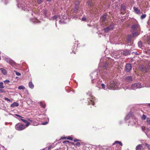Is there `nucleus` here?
<instances>
[{
	"mask_svg": "<svg viewBox=\"0 0 150 150\" xmlns=\"http://www.w3.org/2000/svg\"><path fill=\"white\" fill-rule=\"evenodd\" d=\"M114 27V25L113 24H110L108 27L104 28V30L105 33H107L110 30H112Z\"/></svg>",
	"mask_w": 150,
	"mask_h": 150,
	"instance_id": "7ed1b4c3",
	"label": "nucleus"
},
{
	"mask_svg": "<svg viewBox=\"0 0 150 150\" xmlns=\"http://www.w3.org/2000/svg\"><path fill=\"white\" fill-rule=\"evenodd\" d=\"M4 99L6 100H7V101H9V102H11V101L10 99H9L8 98H4Z\"/></svg>",
	"mask_w": 150,
	"mask_h": 150,
	"instance_id": "37998d69",
	"label": "nucleus"
},
{
	"mask_svg": "<svg viewBox=\"0 0 150 150\" xmlns=\"http://www.w3.org/2000/svg\"><path fill=\"white\" fill-rule=\"evenodd\" d=\"M117 143L119 144L121 146H122V144L121 142H120V141H115L114 143H113L112 144V145H115Z\"/></svg>",
	"mask_w": 150,
	"mask_h": 150,
	"instance_id": "aec40b11",
	"label": "nucleus"
},
{
	"mask_svg": "<svg viewBox=\"0 0 150 150\" xmlns=\"http://www.w3.org/2000/svg\"><path fill=\"white\" fill-rule=\"evenodd\" d=\"M48 122H43L42 123V125H46L48 123Z\"/></svg>",
	"mask_w": 150,
	"mask_h": 150,
	"instance_id": "8fccbe9b",
	"label": "nucleus"
},
{
	"mask_svg": "<svg viewBox=\"0 0 150 150\" xmlns=\"http://www.w3.org/2000/svg\"><path fill=\"white\" fill-rule=\"evenodd\" d=\"M14 72L18 76H21V74L20 73L18 72L17 71H14Z\"/></svg>",
	"mask_w": 150,
	"mask_h": 150,
	"instance_id": "f704fd0d",
	"label": "nucleus"
},
{
	"mask_svg": "<svg viewBox=\"0 0 150 150\" xmlns=\"http://www.w3.org/2000/svg\"><path fill=\"white\" fill-rule=\"evenodd\" d=\"M4 92V90H3L0 89V93H2Z\"/></svg>",
	"mask_w": 150,
	"mask_h": 150,
	"instance_id": "603ef678",
	"label": "nucleus"
},
{
	"mask_svg": "<svg viewBox=\"0 0 150 150\" xmlns=\"http://www.w3.org/2000/svg\"><path fill=\"white\" fill-rule=\"evenodd\" d=\"M131 35L130 36H128V38H127V42L129 43L131 42Z\"/></svg>",
	"mask_w": 150,
	"mask_h": 150,
	"instance_id": "7c9ffc66",
	"label": "nucleus"
},
{
	"mask_svg": "<svg viewBox=\"0 0 150 150\" xmlns=\"http://www.w3.org/2000/svg\"><path fill=\"white\" fill-rule=\"evenodd\" d=\"M106 18L107 16L106 15H104L101 17L100 19L102 22H104L105 21Z\"/></svg>",
	"mask_w": 150,
	"mask_h": 150,
	"instance_id": "f8f14e48",
	"label": "nucleus"
},
{
	"mask_svg": "<svg viewBox=\"0 0 150 150\" xmlns=\"http://www.w3.org/2000/svg\"><path fill=\"white\" fill-rule=\"evenodd\" d=\"M69 141H64L63 142V143H69Z\"/></svg>",
	"mask_w": 150,
	"mask_h": 150,
	"instance_id": "6e6d98bb",
	"label": "nucleus"
},
{
	"mask_svg": "<svg viewBox=\"0 0 150 150\" xmlns=\"http://www.w3.org/2000/svg\"><path fill=\"white\" fill-rule=\"evenodd\" d=\"M86 18L85 17H83L82 19V20L83 21H86Z\"/></svg>",
	"mask_w": 150,
	"mask_h": 150,
	"instance_id": "09e8293b",
	"label": "nucleus"
},
{
	"mask_svg": "<svg viewBox=\"0 0 150 150\" xmlns=\"http://www.w3.org/2000/svg\"><path fill=\"white\" fill-rule=\"evenodd\" d=\"M148 105H149L150 107V103H148Z\"/></svg>",
	"mask_w": 150,
	"mask_h": 150,
	"instance_id": "680f3d73",
	"label": "nucleus"
},
{
	"mask_svg": "<svg viewBox=\"0 0 150 150\" xmlns=\"http://www.w3.org/2000/svg\"><path fill=\"white\" fill-rule=\"evenodd\" d=\"M131 115V113H129L128 115H127L126 116V117L125 118V120L128 119L129 118V117Z\"/></svg>",
	"mask_w": 150,
	"mask_h": 150,
	"instance_id": "2f4dec72",
	"label": "nucleus"
},
{
	"mask_svg": "<svg viewBox=\"0 0 150 150\" xmlns=\"http://www.w3.org/2000/svg\"><path fill=\"white\" fill-rule=\"evenodd\" d=\"M62 16V18L63 19H66L67 18V14L65 15V14H63L61 15V16Z\"/></svg>",
	"mask_w": 150,
	"mask_h": 150,
	"instance_id": "a878e982",
	"label": "nucleus"
},
{
	"mask_svg": "<svg viewBox=\"0 0 150 150\" xmlns=\"http://www.w3.org/2000/svg\"><path fill=\"white\" fill-rule=\"evenodd\" d=\"M79 4V2L78 1H76L75 3V6L78 7V5Z\"/></svg>",
	"mask_w": 150,
	"mask_h": 150,
	"instance_id": "a19ab883",
	"label": "nucleus"
},
{
	"mask_svg": "<svg viewBox=\"0 0 150 150\" xmlns=\"http://www.w3.org/2000/svg\"><path fill=\"white\" fill-rule=\"evenodd\" d=\"M29 120V121H31V120Z\"/></svg>",
	"mask_w": 150,
	"mask_h": 150,
	"instance_id": "338daca9",
	"label": "nucleus"
},
{
	"mask_svg": "<svg viewBox=\"0 0 150 150\" xmlns=\"http://www.w3.org/2000/svg\"><path fill=\"white\" fill-rule=\"evenodd\" d=\"M32 15H33V13H32Z\"/></svg>",
	"mask_w": 150,
	"mask_h": 150,
	"instance_id": "69168bd1",
	"label": "nucleus"
},
{
	"mask_svg": "<svg viewBox=\"0 0 150 150\" xmlns=\"http://www.w3.org/2000/svg\"><path fill=\"white\" fill-rule=\"evenodd\" d=\"M101 86H102V88H103V89H105V85L103 84V83H102L101 84Z\"/></svg>",
	"mask_w": 150,
	"mask_h": 150,
	"instance_id": "a18cd8bd",
	"label": "nucleus"
},
{
	"mask_svg": "<svg viewBox=\"0 0 150 150\" xmlns=\"http://www.w3.org/2000/svg\"><path fill=\"white\" fill-rule=\"evenodd\" d=\"M9 82H10L9 80H6L4 81V82L5 83H9Z\"/></svg>",
	"mask_w": 150,
	"mask_h": 150,
	"instance_id": "c03bdc74",
	"label": "nucleus"
},
{
	"mask_svg": "<svg viewBox=\"0 0 150 150\" xmlns=\"http://www.w3.org/2000/svg\"><path fill=\"white\" fill-rule=\"evenodd\" d=\"M18 88L20 90L24 89H25V87L21 85L19 86L18 87Z\"/></svg>",
	"mask_w": 150,
	"mask_h": 150,
	"instance_id": "bb28decb",
	"label": "nucleus"
},
{
	"mask_svg": "<svg viewBox=\"0 0 150 150\" xmlns=\"http://www.w3.org/2000/svg\"><path fill=\"white\" fill-rule=\"evenodd\" d=\"M147 122L148 124H150V118H147Z\"/></svg>",
	"mask_w": 150,
	"mask_h": 150,
	"instance_id": "ea45409f",
	"label": "nucleus"
},
{
	"mask_svg": "<svg viewBox=\"0 0 150 150\" xmlns=\"http://www.w3.org/2000/svg\"><path fill=\"white\" fill-rule=\"evenodd\" d=\"M52 147V146H50L48 148V150H50V149H51V148Z\"/></svg>",
	"mask_w": 150,
	"mask_h": 150,
	"instance_id": "5fc2aeb1",
	"label": "nucleus"
},
{
	"mask_svg": "<svg viewBox=\"0 0 150 150\" xmlns=\"http://www.w3.org/2000/svg\"><path fill=\"white\" fill-rule=\"evenodd\" d=\"M121 9L125 10L126 8V7L124 4H122L121 5Z\"/></svg>",
	"mask_w": 150,
	"mask_h": 150,
	"instance_id": "cd10ccee",
	"label": "nucleus"
},
{
	"mask_svg": "<svg viewBox=\"0 0 150 150\" xmlns=\"http://www.w3.org/2000/svg\"><path fill=\"white\" fill-rule=\"evenodd\" d=\"M4 88V83L3 82H1L0 83V88L3 89Z\"/></svg>",
	"mask_w": 150,
	"mask_h": 150,
	"instance_id": "b1692460",
	"label": "nucleus"
},
{
	"mask_svg": "<svg viewBox=\"0 0 150 150\" xmlns=\"http://www.w3.org/2000/svg\"><path fill=\"white\" fill-rule=\"evenodd\" d=\"M1 53V52L0 51V53Z\"/></svg>",
	"mask_w": 150,
	"mask_h": 150,
	"instance_id": "774afa93",
	"label": "nucleus"
},
{
	"mask_svg": "<svg viewBox=\"0 0 150 150\" xmlns=\"http://www.w3.org/2000/svg\"><path fill=\"white\" fill-rule=\"evenodd\" d=\"M47 11L45 9L43 10L42 11V13L44 14L45 17L47 16Z\"/></svg>",
	"mask_w": 150,
	"mask_h": 150,
	"instance_id": "5701e85b",
	"label": "nucleus"
},
{
	"mask_svg": "<svg viewBox=\"0 0 150 150\" xmlns=\"http://www.w3.org/2000/svg\"><path fill=\"white\" fill-rule=\"evenodd\" d=\"M58 18L60 19V16H59L55 15L53 17L52 19L53 20H54Z\"/></svg>",
	"mask_w": 150,
	"mask_h": 150,
	"instance_id": "4be33fe9",
	"label": "nucleus"
},
{
	"mask_svg": "<svg viewBox=\"0 0 150 150\" xmlns=\"http://www.w3.org/2000/svg\"><path fill=\"white\" fill-rule=\"evenodd\" d=\"M38 4H40L42 2V0H38Z\"/></svg>",
	"mask_w": 150,
	"mask_h": 150,
	"instance_id": "de8ad7c7",
	"label": "nucleus"
},
{
	"mask_svg": "<svg viewBox=\"0 0 150 150\" xmlns=\"http://www.w3.org/2000/svg\"><path fill=\"white\" fill-rule=\"evenodd\" d=\"M4 59L6 61L10 64L11 65H13L15 64V63L11 59L8 58H6Z\"/></svg>",
	"mask_w": 150,
	"mask_h": 150,
	"instance_id": "6e6552de",
	"label": "nucleus"
},
{
	"mask_svg": "<svg viewBox=\"0 0 150 150\" xmlns=\"http://www.w3.org/2000/svg\"><path fill=\"white\" fill-rule=\"evenodd\" d=\"M137 30L132 31V35L133 37H137L139 34V33Z\"/></svg>",
	"mask_w": 150,
	"mask_h": 150,
	"instance_id": "9d476101",
	"label": "nucleus"
},
{
	"mask_svg": "<svg viewBox=\"0 0 150 150\" xmlns=\"http://www.w3.org/2000/svg\"><path fill=\"white\" fill-rule=\"evenodd\" d=\"M74 12L76 13L78 11V7L75 6V7L74 8Z\"/></svg>",
	"mask_w": 150,
	"mask_h": 150,
	"instance_id": "393cba45",
	"label": "nucleus"
},
{
	"mask_svg": "<svg viewBox=\"0 0 150 150\" xmlns=\"http://www.w3.org/2000/svg\"><path fill=\"white\" fill-rule=\"evenodd\" d=\"M125 80L127 82H130L132 81V77L131 76H128L125 78Z\"/></svg>",
	"mask_w": 150,
	"mask_h": 150,
	"instance_id": "1a4fd4ad",
	"label": "nucleus"
},
{
	"mask_svg": "<svg viewBox=\"0 0 150 150\" xmlns=\"http://www.w3.org/2000/svg\"><path fill=\"white\" fill-rule=\"evenodd\" d=\"M15 116H17L18 117H21V118H23V117H22L21 116L19 115H18V114H15Z\"/></svg>",
	"mask_w": 150,
	"mask_h": 150,
	"instance_id": "49530a36",
	"label": "nucleus"
},
{
	"mask_svg": "<svg viewBox=\"0 0 150 150\" xmlns=\"http://www.w3.org/2000/svg\"><path fill=\"white\" fill-rule=\"evenodd\" d=\"M0 70H1L2 73L4 74H6L7 73L6 71L3 68H1Z\"/></svg>",
	"mask_w": 150,
	"mask_h": 150,
	"instance_id": "6ab92c4d",
	"label": "nucleus"
},
{
	"mask_svg": "<svg viewBox=\"0 0 150 150\" xmlns=\"http://www.w3.org/2000/svg\"><path fill=\"white\" fill-rule=\"evenodd\" d=\"M132 54L134 53L135 55H138L137 52H133L132 53Z\"/></svg>",
	"mask_w": 150,
	"mask_h": 150,
	"instance_id": "864d4df0",
	"label": "nucleus"
},
{
	"mask_svg": "<svg viewBox=\"0 0 150 150\" xmlns=\"http://www.w3.org/2000/svg\"><path fill=\"white\" fill-rule=\"evenodd\" d=\"M146 14H142L141 16V18L142 19H143L144 18L146 17Z\"/></svg>",
	"mask_w": 150,
	"mask_h": 150,
	"instance_id": "473e14b6",
	"label": "nucleus"
},
{
	"mask_svg": "<svg viewBox=\"0 0 150 150\" xmlns=\"http://www.w3.org/2000/svg\"><path fill=\"white\" fill-rule=\"evenodd\" d=\"M143 87L141 84L139 83H135L132 85L130 89L135 90L138 88H140Z\"/></svg>",
	"mask_w": 150,
	"mask_h": 150,
	"instance_id": "f03ea898",
	"label": "nucleus"
},
{
	"mask_svg": "<svg viewBox=\"0 0 150 150\" xmlns=\"http://www.w3.org/2000/svg\"><path fill=\"white\" fill-rule=\"evenodd\" d=\"M144 144H145V146L147 147V148L148 149H150V145H149L147 143H145Z\"/></svg>",
	"mask_w": 150,
	"mask_h": 150,
	"instance_id": "72a5a7b5",
	"label": "nucleus"
},
{
	"mask_svg": "<svg viewBox=\"0 0 150 150\" xmlns=\"http://www.w3.org/2000/svg\"><path fill=\"white\" fill-rule=\"evenodd\" d=\"M93 98H92V99H91L90 101H88V104L89 105L92 104L93 105H94V101H93Z\"/></svg>",
	"mask_w": 150,
	"mask_h": 150,
	"instance_id": "412c9836",
	"label": "nucleus"
},
{
	"mask_svg": "<svg viewBox=\"0 0 150 150\" xmlns=\"http://www.w3.org/2000/svg\"><path fill=\"white\" fill-rule=\"evenodd\" d=\"M17 6H18V8H19V4H17Z\"/></svg>",
	"mask_w": 150,
	"mask_h": 150,
	"instance_id": "052dcab7",
	"label": "nucleus"
},
{
	"mask_svg": "<svg viewBox=\"0 0 150 150\" xmlns=\"http://www.w3.org/2000/svg\"><path fill=\"white\" fill-rule=\"evenodd\" d=\"M142 147V145L139 144L136 147V150H141Z\"/></svg>",
	"mask_w": 150,
	"mask_h": 150,
	"instance_id": "a211bd4d",
	"label": "nucleus"
},
{
	"mask_svg": "<svg viewBox=\"0 0 150 150\" xmlns=\"http://www.w3.org/2000/svg\"><path fill=\"white\" fill-rule=\"evenodd\" d=\"M87 94L89 96H91V97H92V94H91V92H90V91H88V93H87Z\"/></svg>",
	"mask_w": 150,
	"mask_h": 150,
	"instance_id": "79ce46f5",
	"label": "nucleus"
},
{
	"mask_svg": "<svg viewBox=\"0 0 150 150\" xmlns=\"http://www.w3.org/2000/svg\"><path fill=\"white\" fill-rule=\"evenodd\" d=\"M131 52V51H130L129 50H126L124 52L123 54L124 55H127L129 54H130Z\"/></svg>",
	"mask_w": 150,
	"mask_h": 150,
	"instance_id": "4468645a",
	"label": "nucleus"
},
{
	"mask_svg": "<svg viewBox=\"0 0 150 150\" xmlns=\"http://www.w3.org/2000/svg\"><path fill=\"white\" fill-rule=\"evenodd\" d=\"M59 23L60 24L63 23H66L64 22V21H62V20H60L59 21Z\"/></svg>",
	"mask_w": 150,
	"mask_h": 150,
	"instance_id": "58836bf2",
	"label": "nucleus"
},
{
	"mask_svg": "<svg viewBox=\"0 0 150 150\" xmlns=\"http://www.w3.org/2000/svg\"><path fill=\"white\" fill-rule=\"evenodd\" d=\"M19 105L18 103L17 102H14L11 104V107L13 108L15 106H18Z\"/></svg>",
	"mask_w": 150,
	"mask_h": 150,
	"instance_id": "f3484780",
	"label": "nucleus"
},
{
	"mask_svg": "<svg viewBox=\"0 0 150 150\" xmlns=\"http://www.w3.org/2000/svg\"><path fill=\"white\" fill-rule=\"evenodd\" d=\"M28 86L29 88L31 89L33 88L34 87V85L31 81L29 82Z\"/></svg>",
	"mask_w": 150,
	"mask_h": 150,
	"instance_id": "2eb2a0df",
	"label": "nucleus"
},
{
	"mask_svg": "<svg viewBox=\"0 0 150 150\" xmlns=\"http://www.w3.org/2000/svg\"><path fill=\"white\" fill-rule=\"evenodd\" d=\"M138 46L139 47H141L142 46V43L141 41H139L138 43Z\"/></svg>",
	"mask_w": 150,
	"mask_h": 150,
	"instance_id": "c85d7f7f",
	"label": "nucleus"
},
{
	"mask_svg": "<svg viewBox=\"0 0 150 150\" xmlns=\"http://www.w3.org/2000/svg\"><path fill=\"white\" fill-rule=\"evenodd\" d=\"M79 140H78V139H74V142H77L78 141H79Z\"/></svg>",
	"mask_w": 150,
	"mask_h": 150,
	"instance_id": "4d7b16f0",
	"label": "nucleus"
},
{
	"mask_svg": "<svg viewBox=\"0 0 150 150\" xmlns=\"http://www.w3.org/2000/svg\"><path fill=\"white\" fill-rule=\"evenodd\" d=\"M97 74L96 72H95L91 74V76L92 79V82L93 83L95 82V81H94V80H95L96 79L97 77Z\"/></svg>",
	"mask_w": 150,
	"mask_h": 150,
	"instance_id": "423d86ee",
	"label": "nucleus"
},
{
	"mask_svg": "<svg viewBox=\"0 0 150 150\" xmlns=\"http://www.w3.org/2000/svg\"><path fill=\"white\" fill-rule=\"evenodd\" d=\"M112 84H111L110 86V88H109L110 89H113L114 90L115 89V88L112 87Z\"/></svg>",
	"mask_w": 150,
	"mask_h": 150,
	"instance_id": "c9c22d12",
	"label": "nucleus"
},
{
	"mask_svg": "<svg viewBox=\"0 0 150 150\" xmlns=\"http://www.w3.org/2000/svg\"><path fill=\"white\" fill-rule=\"evenodd\" d=\"M43 104V103L42 102H41L40 103V106L43 108H45V104Z\"/></svg>",
	"mask_w": 150,
	"mask_h": 150,
	"instance_id": "c756f323",
	"label": "nucleus"
},
{
	"mask_svg": "<svg viewBox=\"0 0 150 150\" xmlns=\"http://www.w3.org/2000/svg\"><path fill=\"white\" fill-rule=\"evenodd\" d=\"M146 116L144 114H143L142 117V119L144 120L146 119Z\"/></svg>",
	"mask_w": 150,
	"mask_h": 150,
	"instance_id": "e433bc0d",
	"label": "nucleus"
},
{
	"mask_svg": "<svg viewBox=\"0 0 150 150\" xmlns=\"http://www.w3.org/2000/svg\"><path fill=\"white\" fill-rule=\"evenodd\" d=\"M132 31L140 30V28L139 25L138 24L133 25L132 27Z\"/></svg>",
	"mask_w": 150,
	"mask_h": 150,
	"instance_id": "39448f33",
	"label": "nucleus"
},
{
	"mask_svg": "<svg viewBox=\"0 0 150 150\" xmlns=\"http://www.w3.org/2000/svg\"><path fill=\"white\" fill-rule=\"evenodd\" d=\"M74 50H73V52H74Z\"/></svg>",
	"mask_w": 150,
	"mask_h": 150,
	"instance_id": "0e129e2a",
	"label": "nucleus"
},
{
	"mask_svg": "<svg viewBox=\"0 0 150 150\" xmlns=\"http://www.w3.org/2000/svg\"><path fill=\"white\" fill-rule=\"evenodd\" d=\"M111 67V64L108 62H104L103 64V67L106 70H109Z\"/></svg>",
	"mask_w": 150,
	"mask_h": 150,
	"instance_id": "20e7f679",
	"label": "nucleus"
},
{
	"mask_svg": "<svg viewBox=\"0 0 150 150\" xmlns=\"http://www.w3.org/2000/svg\"><path fill=\"white\" fill-rule=\"evenodd\" d=\"M26 127L25 126L23 123H19L17 124L15 126L16 129L19 131H21L24 129Z\"/></svg>",
	"mask_w": 150,
	"mask_h": 150,
	"instance_id": "f257e3e1",
	"label": "nucleus"
},
{
	"mask_svg": "<svg viewBox=\"0 0 150 150\" xmlns=\"http://www.w3.org/2000/svg\"><path fill=\"white\" fill-rule=\"evenodd\" d=\"M75 145L77 146H79L81 145V144L79 142H77L76 143Z\"/></svg>",
	"mask_w": 150,
	"mask_h": 150,
	"instance_id": "4c0bfd02",
	"label": "nucleus"
},
{
	"mask_svg": "<svg viewBox=\"0 0 150 150\" xmlns=\"http://www.w3.org/2000/svg\"><path fill=\"white\" fill-rule=\"evenodd\" d=\"M133 9H134V12L136 13L137 14H139L140 13V10L138 8L135 7H134Z\"/></svg>",
	"mask_w": 150,
	"mask_h": 150,
	"instance_id": "ddd939ff",
	"label": "nucleus"
},
{
	"mask_svg": "<svg viewBox=\"0 0 150 150\" xmlns=\"http://www.w3.org/2000/svg\"><path fill=\"white\" fill-rule=\"evenodd\" d=\"M132 68V65L130 64H127L125 66V70L127 72H129Z\"/></svg>",
	"mask_w": 150,
	"mask_h": 150,
	"instance_id": "0eeeda50",
	"label": "nucleus"
},
{
	"mask_svg": "<svg viewBox=\"0 0 150 150\" xmlns=\"http://www.w3.org/2000/svg\"><path fill=\"white\" fill-rule=\"evenodd\" d=\"M30 20L34 23H40V21H38L36 18L33 19H31Z\"/></svg>",
	"mask_w": 150,
	"mask_h": 150,
	"instance_id": "dca6fc26",
	"label": "nucleus"
},
{
	"mask_svg": "<svg viewBox=\"0 0 150 150\" xmlns=\"http://www.w3.org/2000/svg\"><path fill=\"white\" fill-rule=\"evenodd\" d=\"M67 139L71 140H73V138L71 137H68Z\"/></svg>",
	"mask_w": 150,
	"mask_h": 150,
	"instance_id": "3c124183",
	"label": "nucleus"
},
{
	"mask_svg": "<svg viewBox=\"0 0 150 150\" xmlns=\"http://www.w3.org/2000/svg\"><path fill=\"white\" fill-rule=\"evenodd\" d=\"M52 0H47V1H52Z\"/></svg>",
	"mask_w": 150,
	"mask_h": 150,
	"instance_id": "bf43d9fd",
	"label": "nucleus"
},
{
	"mask_svg": "<svg viewBox=\"0 0 150 150\" xmlns=\"http://www.w3.org/2000/svg\"><path fill=\"white\" fill-rule=\"evenodd\" d=\"M55 25H56V26H57V23L56 22L55 23Z\"/></svg>",
	"mask_w": 150,
	"mask_h": 150,
	"instance_id": "e2e57ef3",
	"label": "nucleus"
},
{
	"mask_svg": "<svg viewBox=\"0 0 150 150\" xmlns=\"http://www.w3.org/2000/svg\"><path fill=\"white\" fill-rule=\"evenodd\" d=\"M144 128L143 127H143H142V130L143 131H144Z\"/></svg>",
	"mask_w": 150,
	"mask_h": 150,
	"instance_id": "13d9d810",
	"label": "nucleus"
},
{
	"mask_svg": "<svg viewBox=\"0 0 150 150\" xmlns=\"http://www.w3.org/2000/svg\"><path fill=\"white\" fill-rule=\"evenodd\" d=\"M19 120H21L23 122L26 124V125H25L26 127H28L30 124L28 121L22 118H21Z\"/></svg>",
	"mask_w": 150,
	"mask_h": 150,
	"instance_id": "9b49d317",
	"label": "nucleus"
}]
</instances>
